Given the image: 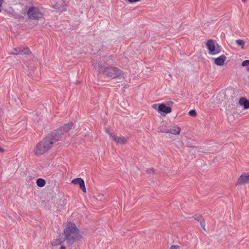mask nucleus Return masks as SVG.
<instances>
[{
  "label": "nucleus",
  "instance_id": "4468645a",
  "mask_svg": "<svg viewBox=\"0 0 249 249\" xmlns=\"http://www.w3.org/2000/svg\"><path fill=\"white\" fill-rule=\"evenodd\" d=\"M239 104L240 105L244 106L245 109L249 108V101L245 97H241L239 100Z\"/></svg>",
  "mask_w": 249,
  "mask_h": 249
},
{
  "label": "nucleus",
  "instance_id": "cd10ccee",
  "mask_svg": "<svg viewBox=\"0 0 249 249\" xmlns=\"http://www.w3.org/2000/svg\"><path fill=\"white\" fill-rule=\"evenodd\" d=\"M4 151V149L0 147V152H3Z\"/></svg>",
  "mask_w": 249,
  "mask_h": 249
},
{
  "label": "nucleus",
  "instance_id": "bb28decb",
  "mask_svg": "<svg viewBox=\"0 0 249 249\" xmlns=\"http://www.w3.org/2000/svg\"><path fill=\"white\" fill-rule=\"evenodd\" d=\"M173 104V102L172 101H169L167 102V105H172Z\"/></svg>",
  "mask_w": 249,
  "mask_h": 249
},
{
  "label": "nucleus",
  "instance_id": "dca6fc26",
  "mask_svg": "<svg viewBox=\"0 0 249 249\" xmlns=\"http://www.w3.org/2000/svg\"><path fill=\"white\" fill-rule=\"evenodd\" d=\"M10 54H13V55H20V47L13 48L11 50L10 52Z\"/></svg>",
  "mask_w": 249,
  "mask_h": 249
},
{
  "label": "nucleus",
  "instance_id": "5701e85b",
  "mask_svg": "<svg viewBox=\"0 0 249 249\" xmlns=\"http://www.w3.org/2000/svg\"><path fill=\"white\" fill-rule=\"evenodd\" d=\"M170 249H180V247L178 245H172L170 247Z\"/></svg>",
  "mask_w": 249,
  "mask_h": 249
},
{
  "label": "nucleus",
  "instance_id": "c85d7f7f",
  "mask_svg": "<svg viewBox=\"0 0 249 249\" xmlns=\"http://www.w3.org/2000/svg\"><path fill=\"white\" fill-rule=\"evenodd\" d=\"M60 249H66V248L65 247L63 246H61L60 247Z\"/></svg>",
  "mask_w": 249,
  "mask_h": 249
},
{
  "label": "nucleus",
  "instance_id": "7c9ffc66",
  "mask_svg": "<svg viewBox=\"0 0 249 249\" xmlns=\"http://www.w3.org/2000/svg\"><path fill=\"white\" fill-rule=\"evenodd\" d=\"M248 71H249V67L247 69Z\"/></svg>",
  "mask_w": 249,
  "mask_h": 249
},
{
  "label": "nucleus",
  "instance_id": "f8f14e48",
  "mask_svg": "<svg viewBox=\"0 0 249 249\" xmlns=\"http://www.w3.org/2000/svg\"><path fill=\"white\" fill-rule=\"evenodd\" d=\"M55 9L63 12L67 10V5L64 2L59 1L54 6Z\"/></svg>",
  "mask_w": 249,
  "mask_h": 249
},
{
  "label": "nucleus",
  "instance_id": "ddd939ff",
  "mask_svg": "<svg viewBox=\"0 0 249 249\" xmlns=\"http://www.w3.org/2000/svg\"><path fill=\"white\" fill-rule=\"evenodd\" d=\"M238 183L240 184L249 183V175L244 174L241 175L238 179Z\"/></svg>",
  "mask_w": 249,
  "mask_h": 249
},
{
  "label": "nucleus",
  "instance_id": "f3484780",
  "mask_svg": "<svg viewBox=\"0 0 249 249\" xmlns=\"http://www.w3.org/2000/svg\"><path fill=\"white\" fill-rule=\"evenodd\" d=\"M36 184L39 187H43L45 186L46 181L44 179L39 178L36 180Z\"/></svg>",
  "mask_w": 249,
  "mask_h": 249
},
{
  "label": "nucleus",
  "instance_id": "6e6552de",
  "mask_svg": "<svg viewBox=\"0 0 249 249\" xmlns=\"http://www.w3.org/2000/svg\"><path fill=\"white\" fill-rule=\"evenodd\" d=\"M113 61V57L111 55H107L105 56H102L99 58V60L97 61V62L94 64H97L98 63L102 64V66L104 64H106L107 63H110Z\"/></svg>",
  "mask_w": 249,
  "mask_h": 249
},
{
  "label": "nucleus",
  "instance_id": "c756f323",
  "mask_svg": "<svg viewBox=\"0 0 249 249\" xmlns=\"http://www.w3.org/2000/svg\"><path fill=\"white\" fill-rule=\"evenodd\" d=\"M242 1L244 3H245L246 2V0H242Z\"/></svg>",
  "mask_w": 249,
  "mask_h": 249
},
{
  "label": "nucleus",
  "instance_id": "aec40b11",
  "mask_svg": "<svg viewBox=\"0 0 249 249\" xmlns=\"http://www.w3.org/2000/svg\"><path fill=\"white\" fill-rule=\"evenodd\" d=\"M195 219L197 221H201L203 219L202 216L201 215H195Z\"/></svg>",
  "mask_w": 249,
  "mask_h": 249
},
{
  "label": "nucleus",
  "instance_id": "20e7f679",
  "mask_svg": "<svg viewBox=\"0 0 249 249\" xmlns=\"http://www.w3.org/2000/svg\"><path fill=\"white\" fill-rule=\"evenodd\" d=\"M206 44L210 54L216 55L221 52V47L215 41L209 39Z\"/></svg>",
  "mask_w": 249,
  "mask_h": 249
},
{
  "label": "nucleus",
  "instance_id": "9b49d317",
  "mask_svg": "<svg viewBox=\"0 0 249 249\" xmlns=\"http://www.w3.org/2000/svg\"><path fill=\"white\" fill-rule=\"evenodd\" d=\"M212 59L214 61V64L216 65L222 66L224 64L226 57L224 55L222 54L217 58H213Z\"/></svg>",
  "mask_w": 249,
  "mask_h": 249
},
{
  "label": "nucleus",
  "instance_id": "0eeeda50",
  "mask_svg": "<svg viewBox=\"0 0 249 249\" xmlns=\"http://www.w3.org/2000/svg\"><path fill=\"white\" fill-rule=\"evenodd\" d=\"M158 106V111L159 112H163L166 114L170 113L171 112V108L169 107L166 106L163 104H155L153 107L156 108V107Z\"/></svg>",
  "mask_w": 249,
  "mask_h": 249
},
{
  "label": "nucleus",
  "instance_id": "412c9836",
  "mask_svg": "<svg viewBox=\"0 0 249 249\" xmlns=\"http://www.w3.org/2000/svg\"><path fill=\"white\" fill-rule=\"evenodd\" d=\"M242 65L243 66H249V60H246L242 62Z\"/></svg>",
  "mask_w": 249,
  "mask_h": 249
},
{
  "label": "nucleus",
  "instance_id": "6ab92c4d",
  "mask_svg": "<svg viewBox=\"0 0 249 249\" xmlns=\"http://www.w3.org/2000/svg\"><path fill=\"white\" fill-rule=\"evenodd\" d=\"M189 114L191 116L195 117L196 116V112L195 110H191L189 112Z\"/></svg>",
  "mask_w": 249,
  "mask_h": 249
},
{
  "label": "nucleus",
  "instance_id": "7ed1b4c3",
  "mask_svg": "<svg viewBox=\"0 0 249 249\" xmlns=\"http://www.w3.org/2000/svg\"><path fill=\"white\" fill-rule=\"evenodd\" d=\"M94 67L100 73H104L108 77L119 80L123 78V73L122 71L116 67H110L104 69L102 64L100 63L94 64Z\"/></svg>",
  "mask_w": 249,
  "mask_h": 249
},
{
  "label": "nucleus",
  "instance_id": "f257e3e1",
  "mask_svg": "<svg viewBox=\"0 0 249 249\" xmlns=\"http://www.w3.org/2000/svg\"><path fill=\"white\" fill-rule=\"evenodd\" d=\"M72 123L65 124L63 127L57 130L55 132L48 134L41 142H38L34 148V151L36 155H42L49 149L53 145L60 140L61 135L63 132H66L71 128Z\"/></svg>",
  "mask_w": 249,
  "mask_h": 249
},
{
  "label": "nucleus",
  "instance_id": "423d86ee",
  "mask_svg": "<svg viewBox=\"0 0 249 249\" xmlns=\"http://www.w3.org/2000/svg\"><path fill=\"white\" fill-rule=\"evenodd\" d=\"M106 131L118 144H123L126 143L127 141L124 137H118L107 129H106Z\"/></svg>",
  "mask_w": 249,
  "mask_h": 249
},
{
  "label": "nucleus",
  "instance_id": "393cba45",
  "mask_svg": "<svg viewBox=\"0 0 249 249\" xmlns=\"http://www.w3.org/2000/svg\"><path fill=\"white\" fill-rule=\"evenodd\" d=\"M3 0H0V12H1V7L3 3Z\"/></svg>",
  "mask_w": 249,
  "mask_h": 249
},
{
  "label": "nucleus",
  "instance_id": "2eb2a0df",
  "mask_svg": "<svg viewBox=\"0 0 249 249\" xmlns=\"http://www.w3.org/2000/svg\"><path fill=\"white\" fill-rule=\"evenodd\" d=\"M20 55L28 54L31 53L29 48L26 47H20Z\"/></svg>",
  "mask_w": 249,
  "mask_h": 249
},
{
  "label": "nucleus",
  "instance_id": "a211bd4d",
  "mask_svg": "<svg viewBox=\"0 0 249 249\" xmlns=\"http://www.w3.org/2000/svg\"><path fill=\"white\" fill-rule=\"evenodd\" d=\"M235 42L238 46H241L242 48H243L244 45L245 44V42L242 39H237L235 40Z\"/></svg>",
  "mask_w": 249,
  "mask_h": 249
},
{
  "label": "nucleus",
  "instance_id": "39448f33",
  "mask_svg": "<svg viewBox=\"0 0 249 249\" xmlns=\"http://www.w3.org/2000/svg\"><path fill=\"white\" fill-rule=\"evenodd\" d=\"M29 18L31 19H37L42 17V15L39 10L35 7H30L27 11Z\"/></svg>",
  "mask_w": 249,
  "mask_h": 249
},
{
  "label": "nucleus",
  "instance_id": "b1692460",
  "mask_svg": "<svg viewBox=\"0 0 249 249\" xmlns=\"http://www.w3.org/2000/svg\"><path fill=\"white\" fill-rule=\"evenodd\" d=\"M131 3H133V2H137V1H140L141 0H128Z\"/></svg>",
  "mask_w": 249,
  "mask_h": 249
},
{
  "label": "nucleus",
  "instance_id": "1a4fd4ad",
  "mask_svg": "<svg viewBox=\"0 0 249 249\" xmlns=\"http://www.w3.org/2000/svg\"><path fill=\"white\" fill-rule=\"evenodd\" d=\"M72 183L78 184L80 188L84 193L86 192V189L85 185V182L83 179L81 178H77L73 179L71 181Z\"/></svg>",
  "mask_w": 249,
  "mask_h": 249
},
{
  "label": "nucleus",
  "instance_id": "4be33fe9",
  "mask_svg": "<svg viewBox=\"0 0 249 249\" xmlns=\"http://www.w3.org/2000/svg\"><path fill=\"white\" fill-rule=\"evenodd\" d=\"M200 225H201L202 228L203 229V230H205V222L203 219L201 221H200Z\"/></svg>",
  "mask_w": 249,
  "mask_h": 249
},
{
  "label": "nucleus",
  "instance_id": "a878e982",
  "mask_svg": "<svg viewBox=\"0 0 249 249\" xmlns=\"http://www.w3.org/2000/svg\"><path fill=\"white\" fill-rule=\"evenodd\" d=\"M147 172L148 173H153L154 170L153 169H149L148 170H147Z\"/></svg>",
  "mask_w": 249,
  "mask_h": 249
},
{
  "label": "nucleus",
  "instance_id": "f03ea898",
  "mask_svg": "<svg viewBox=\"0 0 249 249\" xmlns=\"http://www.w3.org/2000/svg\"><path fill=\"white\" fill-rule=\"evenodd\" d=\"M64 239L69 245H72L81 239L79 231L74 223L68 222L64 230Z\"/></svg>",
  "mask_w": 249,
  "mask_h": 249
},
{
  "label": "nucleus",
  "instance_id": "9d476101",
  "mask_svg": "<svg viewBox=\"0 0 249 249\" xmlns=\"http://www.w3.org/2000/svg\"><path fill=\"white\" fill-rule=\"evenodd\" d=\"M162 132L167 133H171L172 134H179L180 132V128L176 125L172 126L170 129H166L165 130H160Z\"/></svg>",
  "mask_w": 249,
  "mask_h": 249
}]
</instances>
